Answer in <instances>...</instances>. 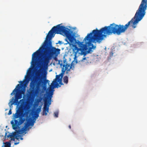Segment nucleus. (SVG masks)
I'll return each instance as SVG.
<instances>
[{"label": "nucleus", "mask_w": 147, "mask_h": 147, "mask_svg": "<svg viewBox=\"0 0 147 147\" xmlns=\"http://www.w3.org/2000/svg\"><path fill=\"white\" fill-rule=\"evenodd\" d=\"M60 25L58 24L52 28L49 32L42 46L33 54L32 61V63H36L42 52V58L40 59L39 61L40 63L44 66L48 65L53 55L56 56L59 54L60 49L52 47L51 42L50 41L51 38L54 36V33L65 36L70 42H73L74 38L69 32V30L64 26H61Z\"/></svg>", "instance_id": "f257e3e1"}, {"label": "nucleus", "mask_w": 147, "mask_h": 147, "mask_svg": "<svg viewBox=\"0 0 147 147\" xmlns=\"http://www.w3.org/2000/svg\"><path fill=\"white\" fill-rule=\"evenodd\" d=\"M147 8V0H142L134 17L125 26L113 23L109 26H105L99 30L96 28L92 30V42L100 43L107 35L113 34L120 35L124 32L130 26L134 28H136L137 24L145 14Z\"/></svg>", "instance_id": "f03ea898"}, {"label": "nucleus", "mask_w": 147, "mask_h": 147, "mask_svg": "<svg viewBox=\"0 0 147 147\" xmlns=\"http://www.w3.org/2000/svg\"><path fill=\"white\" fill-rule=\"evenodd\" d=\"M84 40L85 41V44L82 45L80 48H78L76 45H73V51L75 56L78 55H84L85 56L91 51L92 47L89 46H92V32L88 34Z\"/></svg>", "instance_id": "7ed1b4c3"}, {"label": "nucleus", "mask_w": 147, "mask_h": 147, "mask_svg": "<svg viewBox=\"0 0 147 147\" xmlns=\"http://www.w3.org/2000/svg\"><path fill=\"white\" fill-rule=\"evenodd\" d=\"M42 78L41 73L38 72L36 74L34 78L32 80L30 84V95L32 96H37L40 94L41 91L40 88L41 83H43L42 82Z\"/></svg>", "instance_id": "20e7f679"}, {"label": "nucleus", "mask_w": 147, "mask_h": 147, "mask_svg": "<svg viewBox=\"0 0 147 147\" xmlns=\"http://www.w3.org/2000/svg\"><path fill=\"white\" fill-rule=\"evenodd\" d=\"M24 110L22 108L19 107L16 111V113L13 115V118L16 119L20 117L18 120H14V123L13 121H12L11 124L12 125L13 129H16L19 128V125L22 123L25 120V119L20 117L23 114Z\"/></svg>", "instance_id": "39448f33"}, {"label": "nucleus", "mask_w": 147, "mask_h": 147, "mask_svg": "<svg viewBox=\"0 0 147 147\" xmlns=\"http://www.w3.org/2000/svg\"><path fill=\"white\" fill-rule=\"evenodd\" d=\"M53 91L50 88L49 90L47 96L45 97L44 100V106L43 107L42 115H47V113L49 111V106L51 103V99L52 97Z\"/></svg>", "instance_id": "423d86ee"}, {"label": "nucleus", "mask_w": 147, "mask_h": 147, "mask_svg": "<svg viewBox=\"0 0 147 147\" xmlns=\"http://www.w3.org/2000/svg\"><path fill=\"white\" fill-rule=\"evenodd\" d=\"M19 82L21 84H18L16 86V88L13 90L12 92L11 93V95H12L13 94H15V96L19 99H20L22 98V94H24V92L20 91V89L21 87V86H23L24 85V82L23 81H20Z\"/></svg>", "instance_id": "0eeeda50"}, {"label": "nucleus", "mask_w": 147, "mask_h": 147, "mask_svg": "<svg viewBox=\"0 0 147 147\" xmlns=\"http://www.w3.org/2000/svg\"><path fill=\"white\" fill-rule=\"evenodd\" d=\"M61 77V75L59 74V75H56V78L52 82L51 86L52 87H50L49 89L51 88L53 92V89L55 88H58V86L60 87L61 86L59 85V84L58 83V81H59L60 79V77Z\"/></svg>", "instance_id": "6e6552de"}, {"label": "nucleus", "mask_w": 147, "mask_h": 147, "mask_svg": "<svg viewBox=\"0 0 147 147\" xmlns=\"http://www.w3.org/2000/svg\"><path fill=\"white\" fill-rule=\"evenodd\" d=\"M7 133L6 132L5 136H7V137L8 138L10 137L11 138V140L15 141V139L17 140H18L19 139V138L17 137V136L18 134L16 132L9 133L8 135H7Z\"/></svg>", "instance_id": "1a4fd4ad"}, {"label": "nucleus", "mask_w": 147, "mask_h": 147, "mask_svg": "<svg viewBox=\"0 0 147 147\" xmlns=\"http://www.w3.org/2000/svg\"><path fill=\"white\" fill-rule=\"evenodd\" d=\"M28 128L26 127V125L25 124L24 127L22 128L21 129H19L17 130L16 129L15 130L18 134H22L26 131Z\"/></svg>", "instance_id": "9d476101"}, {"label": "nucleus", "mask_w": 147, "mask_h": 147, "mask_svg": "<svg viewBox=\"0 0 147 147\" xmlns=\"http://www.w3.org/2000/svg\"><path fill=\"white\" fill-rule=\"evenodd\" d=\"M34 122L32 120H28L27 122L25 124L26 127H28L30 125L33 126L34 125Z\"/></svg>", "instance_id": "9b49d317"}, {"label": "nucleus", "mask_w": 147, "mask_h": 147, "mask_svg": "<svg viewBox=\"0 0 147 147\" xmlns=\"http://www.w3.org/2000/svg\"><path fill=\"white\" fill-rule=\"evenodd\" d=\"M63 67H65V69L67 71L66 72L69 71L71 68V67L70 66V65L67 64L66 65L64 64L63 65Z\"/></svg>", "instance_id": "f8f14e48"}, {"label": "nucleus", "mask_w": 147, "mask_h": 147, "mask_svg": "<svg viewBox=\"0 0 147 147\" xmlns=\"http://www.w3.org/2000/svg\"><path fill=\"white\" fill-rule=\"evenodd\" d=\"M63 81L64 83L67 84L68 82V77L67 76H65L63 78Z\"/></svg>", "instance_id": "ddd939ff"}, {"label": "nucleus", "mask_w": 147, "mask_h": 147, "mask_svg": "<svg viewBox=\"0 0 147 147\" xmlns=\"http://www.w3.org/2000/svg\"><path fill=\"white\" fill-rule=\"evenodd\" d=\"M11 145V142H6L5 144V147H10Z\"/></svg>", "instance_id": "4468645a"}, {"label": "nucleus", "mask_w": 147, "mask_h": 147, "mask_svg": "<svg viewBox=\"0 0 147 147\" xmlns=\"http://www.w3.org/2000/svg\"><path fill=\"white\" fill-rule=\"evenodd\" d=\"M41 110V107L40 108H38L36 110V112L37 113V114H36V116L37 117L38 116V113H40Z\"/></svg>", "instance_id": "2eb2a0df"}, {"label": "nucleus", "mask_w": 147, "mask_h": 147, "mask_svg": "<svg viewBox=\"0 0 147 147\" xmlns=\"http://www.w3.org/2000/svg\"><path fill=\"white\" fill-rule=\"evenodd\" d=\"M66 70L64 69V68H62V72L60 74L61 75V78H62L63 77V76Z\"/></svg>", "instance_id": "dca6fc26"}, {"label": "nucleus", "mask_w": 147, "mask_h": 147, "mask_svg": "<svg viewBox=\"0 0 147 147\" xmlns=\"http://www.w3.org/2000/svg\"><path fill=\"white\" fill-rule=\"evenodd\" d=\"M19 99H18L15 96V102L16 103H18V104H19V102L18 101V100Z\"/></svg>", "instance_id": "f3484780"}, {"label": "nucleus", "mask_w": 147, "mask_h": 147, "mask_svg": "<svg viewBox=\"0 0 147 147\" xmlns=\"http://www.w3.org/2000/svg\"><path fill=\"white\" fill-rule=\"evenodd\" d=\"M54 116L55 117H58V112H56L54 113Z\"/></svg>", "instance_id": "a211bd4d"}, {"label": "nucleus", "mask_w": 147, "mask_h": 147, "mask_svg": "<svg viewBox=\"0 0 147 147\" xmlns=\"http://www.w3.org/2000/svg\"><path fill=\"white\" fill-rule=\"evenodd\" d=\"M62 78H60V79L59 80V81H58V82H59V84L61 85H63V84L62 83Z\"/></svg>", "instance_id": "6ab92c4d"}, {"label": "nucleus", "mask_w": 147, "mask_h": 147, "mask_svg": "<svg viewBox=\"0 0 147 147\" xmlns=\"http://www.w3.org/2000/svg\"><path fill=\"white\" fill-rule=\"evenodd\" d=\"M11 113H12L11 111V109H10V110L9 111V112H8V114L9 115H10L11 114Z\"/></svg>", "instance_id": "aec40b11"}, {"label": "nucleus", "mask_w": 147, "mask_h": 147, "mask_svg": "<svg viewBox=\"0 0 147 147\" xmlns=\"http://www.w3.org/2000/svg\"><path fill=\"white\" fill-rule=\"evenodd\" d=\"M110 57L112 56L113 55V52L112 51L110 53Z\"/></svg>", "instance_id": "412c9836"}, {"label": "nucleus", "mask_w": 147, "mask_h": 147, "mask_svg": "<svg viewBox=\"0 0 147 147\" xmlns=\"http://www.w3.org/2000/svg\"><path fill=\"white\" fill-rule=\"evenodd\" d=\"M96 48V46H94L93 45V44H92V49H95V48Z\"/></svg>", "instance_id": "4be33fe9"}, {"label": "nucleus", "mask_w": 147, "mask_h": 147, "mask_svg": "<svg viewBox=\"0 0 147 147\" xmlns=\"http://www.w3.org/2000/svg\"><path fill=\"white\" fill-rule=\"evenodd\" d=\"M44 78L45 79V80L46 79V75H44Z\"/></svg>", "instance_id": "5701e85b"}, {"label": "nucleus", "mask_w": 147, "mask_h": 147, "mask_svg": "<svg viewBox=\"0 0 147 147\" xmlns=\"http://www.w3.org/2000/svg\"><path fill=\"white\" fill-rule=\"evenodd\" d=\"M19 142H15L14 144L15 145H17L19 143Z\"/></svg>", "instance_id": "b1692460"}, {"label": "nucleus", "mask_w": 147, "mask_h": 147, "mask_svg": "<svg viewBox=\"0 0 147 147\" xmlns=\"http://www.w3.org/2000/svg\"><path fill=\"white\" fill-rule=\"evenodd\" d=\"M86 59V57H84L82 58V60H83Z\"/></svg>", "instance_id": "393cba45"}, {"label": "nucleus", "mask_w": 147, "mask_h": 147, "mask_svg": "<svg viewBox=\"0 0 147 147\" xmlns=\"http://www.w3.org/2000/svg\"><path fill=\"white\" fill-rule=\"evenodd\" d=\"M69 128L70 129H71V125H69Z\"/></svg>", "instance_id": "a878e982"}, {"label": "nucleus", "mask_w": 147, "mask_h": 147, "mask_svg": "<svg viewBox=\"0 0 147 147\" xmlns=\"http://www.w3.org/2000/svg\"><path fill=\"white\" fill-rule=\"evenodd\" d=\"M20 140H23V138H22V137H21V138H20Z\"/></svg>", "instance_id": "bb28decb"}, {"label": "nucleus", "mask_w": 147, "mask_h": 147, "mask_svg": "<svg viewBox=\"0 0 147 147\" xmlns=\"http://www.w3.org/2000/svg\"><path fill=\"white\" fill-rule=\"evenodd\" d=\"M23 100V99H21V100H20V102H21V101H22Z\"/></svg>", "instance_id": "cd10ccee"}, {"label": "nucleus", "mask_w": 147, "mask_h": 147, "mask_svg": "<svg viewBox=\"0 0 147 147\" xmlns=\"http://www.w3.org/2000/svg\"><path fill=\"white\" fill-rule=\"evenodd\" d=\"M13 104V103H12L11 104V105H12Z\"/></svg>", "instance_id": "c85d7f7f"}, {"label": "nucleus", "mask_w": 147, "mask_h": 147, "mask_svg": "<svg viewBox=\"0 0 147 147\" xmlns=\"http://www.w3.org/2000/svg\"><path fill=\"white\" fill-rule=\"evenodd\" d=\"M40 102V101L39 100L38 101V102Z\"/></svg>", "instance_id": "c756f323"}, {"label": "nucleus", "mask_w": 147, "mask_h": 147, "mask_svg": "<svg viewBox=\"0 0 147 147\" xmlns=\"http://www.w3.org/2000/svg\"><path fill=\"white\" fill-rule=\"evenodd\" d=\"M83 42H82L81 43H82Z\"/></svg>", "instance_id": "7c9ffc66"}]
</instances>
